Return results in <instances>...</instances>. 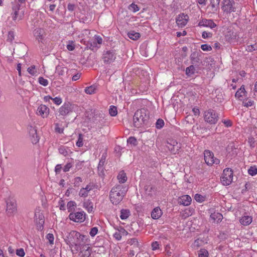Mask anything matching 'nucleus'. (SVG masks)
Segmentation results:
<instances>
[{"label":"nucleus","instance_id":"nucleus-55","mask_svg":"<svg viewBox=\"0 0 257 257\" xmlns=\"http://www.w3.org/2000/svg\"><path fill=\"white\" fill-rule=\"evenodd\" d=\"M52 100L54 103L56 105H60L62 102V99L60 97H56L55 98H52Z\"/></svg>","mask_w":257,"mask_h":257},{"label":"nucleus","instance_id":"nucleus-53","mask_svg":"<svg viewBox=\"0 0 257 257\" xmlns=\"http://www.w3.org/2000/svg\"><path fill=\"white\" fill-rule=\"evenodd\" d=\"M201 48L204 51H209L212 50V47L207 44H202L201 46Z\"/></svg>","mask_w":257,"mask_h":257},{"label":"nucleus","instance_id":"nucleus-52","mask_svg":"<svg viewBox=\"0 0 257 257\" xmlns=\"http://www.w3.org/2000/svg\"><path fill=\"white\" fill-rule=\"evenodd\" d=\"M127 142L128 144L136 146V145H137V141L135 137H130L127 139Z\"/></svg>","mask_w":257,"mask_h":257},{"label":"nucleus","instance_id":"nucleus-48","mask_svg":"<svg viewBox=\"0 0 257 257\" xmlns=\"http://www.w3.org/2000/svg\"><path fill=\"white\" fill-rule=\"evenodd\" d=\"M39 82L40 84L44 86H46L48 85V81L47 79L44 78L42 77L39 78Z\"/></svg>","mask_w":257,"mask_h":257},{"label":"nucleus","instance_id":"nucleus-34","mask_svg":"<svg viewBox=\"0 0 257 257\" xmlns=\"http://www.w3.org/2000/svg\"><path fill=\"white\" fill-rule=\"evenodd\" d=\"M195 71V67L192 65L186 68L185 73L188 76H191L194 74Z\"/></svg>","mask_w":257,"mask_h":257},{"label":"nucleus","instance_id":"nucleus-28","mask_svg":"<svg viewBox=\"0 0 257 257\" xmlns=\"http://www.w3.org/2000/svg\"><path fill=\"white\" fill-rule=\"evenodd\" d=\"M117 178L118 182L120 183H124L127 180L126 174L123 171H121L119 172Z\"/></svg>","mask_w":257,"mask_h":257},{"label":"nucleus","instance_id":"nucleus-33","mask_svg":"<svg viewBox=\"0 0 257 257\" xmlns=\"http://www.w3.org/2000/svg\"><path fill=\"white\" fill-rule=\"evenodd\" d=\"M127 242L131 245H134L135 247L140 248L141 247L138 239L136 238L128 239Z\"/></svg>","mask_w":257,"mask_h":257},{"label":"nucleus","instance_id":"nucleus-1","mask_svg":"<svg viewBox=\"0 0 257 257\" xmlns=\"http://www.w3.org/2000/svg\"><path fill=\"white\" fill-rule=\"evenodd\" d=\"M127 192V188L125 186L118 184L114 186L111 189L109 198L111 202L114 205L118 204L122 200Z\"/></svg>","mask_w":257,"mask_h":257},{"label":"nucleus","instance_id":"nucleus-6","mask_svg":"<svg viewBox=\"0 0 257 257\" xmlns=\"http://www.w3.org/2000/svg\"><path fill=\"white\" fill-rule=\"evenodd\" d=\"M20 4L17 0H15L14 2L12 3V12L11 15L13 20L15 22L19 21L23 19V13L21 14L20 12Z\"/></svg>","mask_w":257,"mask_h":257},{"label":"nucleus","instance_id":"nucleus-32","mask_svg":"<svg viewBox=\"0 0 257 257\" xmlns=\"http://www.w3.org/2000/svg\"><path fill=\"white\" fill-rule=\"evenodd\" d=\"M96 86L93 85L89 87H86L84 89V91L88 94H92L96 93Z\"/></svg>","mask_w":257,"mask_h":257},{"label":"nucleus","instance_id":"nucleus-3","mask_svg":"<svg viewBox=\"0 0 257 257\" xmlns=\"http://www.w3.org/2000/svg\"><path fill=\"white\" fill-rule=\"evenodd\" d=\"M78 110V107L76 104L71 103L69 102L64 103V104L59 108V115L61 116L63 118L70 115L73 112Z\"/></svg>","mask_w":257,"mask_h":257},{"label":"nucleus","instance_id":"nucleus-61","mask_svg":"<svg viewBox=\"0 0 257 257\" xmlns=\"http://www.w3.org/2000/svg\"><path fill=\"white\" fill-rule=\"evenodd\" d=\"M222 122L225 125L226 127H230L232 125V122L229 119H223Z\"/></svg>","mask_w":257,"mask_h":257},{"label":"nucleus","instance_id":"nucleus-49","mask_svg":"<svg viewBox=\"0 0 257 257\" xmlns=\"http://www.w3.org/2000/svg\"><path fill=\"white\" fill-rule=\"evenodd\" d=\"M195 200L198 202H202L204 201V197L200 194H196L194 196Z\"/></svg>","mask_w":257,"mask_h":257},{"label":"nucleus","instance_id":"nucleus-8","mask_svg":"<svg viewBox=\"0 0 257 257\" xmlns=\"http://www.w3.org/2000/svg\"><path fill=\"white\" fill-rule=\"evenodd\" d=\"M221 9L224 13L227 14L235 12V3L233 0H223Z\"/></svg>","mask_w":257,"mask_h":257},{"label":"nucleus","instance_id":"nucleus-2","mask_svg":"<svg viewBox=\"0 0 257 257\" xmlns=\"http://www.w3.org/2000/svg\"><path fill=\"white\" fill-rule=\"evenodd\" d=\"M147 110L145 108L137 110L133 117L134 125L136 127H140L146 123L148 119Z\"/></svg>","mask_w":257,"mask_h":257},{"label":"nucleus","instance_id":"nucleus-56","mask_svg":"<svg viewBox=\"0 0 257 257\" xmlns=\"http://www.w3.org/2000/svg\"><path fill=\"white\" fill-rule=\"evenodd\" d=\"M16 254H17V255H18L19 256H21V257H23L25 255V253L24 250L23 248H19V249L17 250Z\"/></svg>","mask_w":257,"mask_h":257},{"label":"nucleus","instance_id":"nucleus-31","mask_svg":"<svg viewBox=\"0 0 257 257\" xmlns=\"http://www.w3.org/2000/svg\"><path fill=\"white\" fill-rule=\"evenodd\" d=\"M127 36L130 39L133 40H137L140 37L141 35L140 33L138 32L134 31H131L128 32Z\"/></svg>","mask_w":257,"mask_h":257},{"label":"nucleus","instance_id":"nucleus-59","mask_svg":"<svg viewBox=\"0 0 257 257\" xmlns=\"http://www.w3.org/2000/svg\"><path fill=\"white\" fill-rule=\"evenodd\" d=\"M212 34L210 32H207L206 31H204L202 33V37L204 39H207L208 38L211 37Z\"/></svg>","mask_w":257,"mask_h":257},{"label":"nucleus","instance_id":"nucleus-35","mask_svg":"<svg viewBox=\"0 0 257 257\" xmlns=\"http://www.w3.org/2000/svg\"><path fill=\"white\" fill-rule=\"evenodd\" d=\"M41 32L42 31L41 29H36L34 31V35L39 42H42L43 38V35L41 34Z\"/></svg>","mask_w":257,"mask_h":257},{"label":"nucleus","instance_id":"nucleus-62","mask_svg":"<svg viewBox=\"0 0 257 257\" xmlns=\"http://www.w3.org/2000/svg\"><path fill=\"white\" fill-rule=\"evenodd\" d=\"M47 239L49 240L50 244H53L54 242V236L52 233H48L46 236Z\"/></svg>","mask_w":257,"mask_h":257},{"label":"nucleus","instance_id":"nucleus-22","mask_svg":"<svg viewBox=\"0 0 257 257\" xmlns=\"http://www.w3.org/2000/svg\"><path fill=\"white\" fill-rule=\"evenodd\" d=\"M73 234H74V237H75L78 240H81V242L83 243L86 242L89 239L87 236L81 234L78 232L73 231Z\"/></svg>","mask_w":257,"mask_h":257},{"label":"nucleus","instance_id":"nucleus-38","mask_svg":"<svg viewBox=\"0 0 257 257\" xmlns=\"http://www.w3.org/2000/svg\"><path fill=\"white\" fill-rule=\"evenodd\" d=\"M248 143L251 148H254L257 146V138H254L250 137L248 138Z\"/></svg>","mask_w":257,"mask_h":257},{"label":"nucleus","instance_id":"nucleus-54","mask_svg":"<svg viewBox=\"0 0 257 257\" xmlns=\"http://www.w3.org/2000/svg\"><path fill=\"white\" fill-rule=\"evenodd\" d=\"M116 229H117L118 232L120 233V234L121 235H126L127 234V231L125 230L124 228H123L122 227H118L117 228H116Z\"/></svg>","mask_w":257,"mask_h":257},{"label":"nucleus","instance_id":"nucleus-64","mask_svg":"<svg viewBox=\"0 0 257 257\" xmlns=\"http://www.w3.org/2000/svg\"><path fill=\"white\" fill-rule=\"evenodd\" d=\"M113 236L117 240H120L121 239V235L117 231L113 234Z\"/></svg>","mask_w":257,"mask_h":257},{"label":"nucleus","instance_id":"nucleus-57","mask_svg":"<svg viewBox=\"0 0 257 257\" xmlns=\"http://www.w3.org/2000/svg\"><path fill=\"white\" fill-rule=\"evenodd\" d=\"M98 232V229L96 227H92L89 232L90 235L92 237H94Z\"/></svg>","mask_w":257,"mask_h":257},{"label":"nucleus","instance_id":"nucleus-21","mask_svg":"<svg viewBox=\"0 0 257 257\" xmlns=\"http://www.w3.org/2000/svg\"><path fill=\"white\" fill-rule=\"evenodd\" d=\"M162 210L159 207H155L151 212V217L154 219H158L162 215Z\"/></svg>","mask_w":257,"mask_h":257},{"label":"nucleus","instance_id":"nucleus-27","mask_svg":"<svg viewBox=\"0 0 257 257\" xmlns=\"http://www.w3.org/2000/svg\"><path fill=\"white\" fill-rule=\"evenodd\" d=\"M81 242H72L70 243L69 246L71 248L72 251H75L77 252L81 248Z\"/></svg>","mask_w":257,"mask_h":257},{"label":"nucleus","instance_id":"nucleus-29","mask_svg":"<svg viewBox=\"0 0 257 257\" xmlns=\"http://www.w3.org/2000/svg\"><path fill=\"white\" fill-rule=\"evenodd\" d=\"M83 206L88 212H91L93 210V204L89 200L85 201L83 203Z\"/></svg>","mask_w":257,"mask_h":257},{"label":"nucleus","instance_id":"nucleus-46","mask_svg":"<svg viewBox=\"0 0 257 257\" xmlns=\"http://www.w3.org/2000/svg\"><path fill=\"white\" fill-rule=\"evenodd\" d=\"M203 241L200 239H196L192 244V246L194 248H198L202 245Z\"/></svg>","mask_w":257,"mask_h":257},{"label":"nucleus","instance_id":"nucleus-36","mask_svg":"<svg viewBox=\"0 0 257 257\" xmlns=\"http://www.w3.org/2000/svg\"><path fill=\"white\" fill-rule=\"evenodd\" d=\"M76 206V203L73 201H70L67 204V208L68 212H72L74 210Z\"/></svg>","mask_w":257,"mask_h":257},{"label":"nucleus","instance_id":"nucleus-23","mask_svg":"<svg viewBox=\"0 0 257 257\" xmlns=\"http://www.w3.org/2000/svg\"><path fill=\"white\" fill-rule=\"evenodd\" d=\"M210 218L214 222H216L217 223H219L223 219L222 215L218 212H214L211 214Z\"/></svg>","mask_w":257,"mask_h":257},{"label":"nucleus","instance_id":"nucleus-4","mask_svg":"<svg viewBox=\"0 0 257 257\" xmlns=\"http://www.w3.org/2000/svg\"><path fill=\"white\" fill-rule=\"evenodd\" d=\"M106 117V115L102 111H97L95 112L92 118V122L94 126L101 128L103 126H105L107 120Z\"/></svg>","mask_w":257,"mask_h":257},{"label":"nucleus","instance_id":"nucleus-42","mask_svg":"<svg viewBox=\"0 0 257 257\" xmlns=\"http://www.w3.org/2000/svg\"><path fill=\"white\" fill-rule=\"evenodd\" d=\"M246 50L248 52H252L255 50H257V44L255 43L252 45H248L246 48Z\"/></svg>","mask_w":257,"mask_h":257},{"label":"nucleus","instance_id":"nucleus-17","mask_svg":"<svg viewBox=\"0 0 257 257\" xmlns=\"http://www.w3.org/2000/svg\"><path fill=\"white\" fill-rule=\"evenodd\" d=\"M28 131L30 137L31 138L32 142L36 144L38 142L39 139L37 134V130L35 127L30 126L28 127Z\"/></svg>","mask_w":257,"mask_h":257},{"label":"nucleus","instance_id":"nucleus-7","mask_svg":"<svg viewBox=\"0 0 257 257\" xmlns=\"http://www.w3.org/2000/svg\"><path fill=\"white\" fill-rule=\"evenodd\" d=\"M233 177L232 170L230 168H225L220 178L221 183L224 186L229 185L232 182Z\"/></svg>","mask_w":257,"mask_h":257},{"label":"nucleus","instance_id":"nucleus-30","mask_svg":"<svg viewBox=\"0 0 257 257\" xmlns=\"http://www.w3.org/2000/svg\"><path fill=\"white\" fill-rule=\"evenodd\" d=\"M131 212L130 210L126 209H122L120 210V218L122 220L127 219L130 215Z\"/></svg>","mask_w":257,"mask_h":257},{"label":"nucleus","instance_id":"nucleus-45","mask_svg":"<svg viewBox=\"0 0 257 257\" xmlns=\"http://www.w3.org/2000/svg\"><path fill=\"white\" fill-rule=\"evenodd\" d=\"M82 182V179L81 178L79 177H77L74 178L73 184L75 187H78L80 186L81 183Z\"/></svg>","mask_w":257,"mask_h":257},{"label":"nucleus","instance_id":"nucleus-25","mask_svg":"<svg viewBox=\"0 0 257 257\" xmlns=\"http://www.w3.org/2000/svg\"><path fill=\"white\" fill-rule=\"evenodd\" d=\"M246 92L245 90V88L244 85L241 86V87L235 93V97L241 100L243 98V97L245 95Z\"/></svg>","mask_w":257,"mask_h":257},{"label":"nucleus","instance_id":"nucleus-24","mask_svg":"<svg viewBox=\"0 0 257 257\" xmlns=\"http://www.w3.org/2000/svg\"><path fill=\"white\" fill-rule=\"evenodd\" d=\"M252 221V217L248 215L242 216L240 219V223L245 226L250 224Z\"/></svg>","mask_w":257,"mask_h":257},{"label":"nucleus","instance_id":"nucleus-39","mask_svg":"<svg viewBox=\"0 0 257 257\" xmlns=\"http://www.w3.org/2000/svg\"><path fill=\"white\" fill-rule=\"evenodd\" d=\"M208 252L205 249H201L198 251V257H208Z\"/></svg>","mask_w":257,"mask_h":257},{"label":"nucleus","instance_id":"nucleus-43","mask_svg":"<svg viewBox=\"0 0 257 257\" xmlns=\"http://www.w3.org/2000/svg\"><path fill=\"white\" fill-rule=\"evenodd\" d=\"M128 9L133 12H136L139 11L140 9L138 5L133 3L131 4L128 7Z\"/></svg>","mask_w":257,"mask_h":257},{"label":"nucleus","instance_id":"nucleus-40","mask_svg":"<svg viewBox=\"0 0 257 257\" xmlns=\"http://www.w3.org/2000/svg\"><path fill=\"white\" fill-rule=\"evenodd\" d=\"M109 113L112 116H116L117 114L116 107L114 106H110V107L109 109Z\"/></svg>","mask_w":257,"mask_h":257},{"label":"nucleus","instance_id":"nucleus-5","mask_svg":"<svg viewBox=\"0 0 257 257\" xmlns=\"http://www.w3.org/2000/svg\"><path fill=\"white\" fill-rule=\"evenodd\" d=\"M219 119L217 113L212 109L205 111L204 113V119L207 123L212 124L217 123Z\"/></svg>","mask_w":257,"mask_h":257},{"label":"nucleus","instance_id":"nucleus-50","mask_svg":"<svg viewBox=\"0 0 257 257\" xmlns=\"http://www.w3.org/2000/svg\"><path fill=\"white\" fill-rule=\"evenodd\" d=\"M28 72L32 75H35L37 71L36 70L35 66L32 65L28 68Z\"/></svg>","mask_w":257,"mask_h":257},{"label":"nucleus","instance_id":"nucleus-41","mask_svg":"<svg viewBox=\"0 0 257 257\" xmlns=\"http://www.w3.org/2000/svg\"><path fill=\"white\" fill-rule=\"evenodd\" d=\"M248 173L251 176L257 174V167L255 166H251L248 170Z\"/></svg>","mask_w":257,"mask_h":257},{"label":"nucleus","instance_id":"nucleus-51","mask_svg":"<svg viewBox=\"0 0 257 257\" xmlns=\"http://www.w3.org/2000/svg\"><path fill=\"white\" fill-rule=\"evenodd\" d=\"M83 145V136L82 135L79 134L78 140L76 142V145L77 146L80 147H82Z\"/></svg>","mask_w":257,"mask_h":257},{"label":"nucleus","instance_id":"nucleus-19","mask_svg":"<svg viewBox=\"0 0 257 257\" xmlns=\"http://www.w3.org/2000/svg\"><path fill=\"white\" fill-rule=\"evenodd\" d=\"M17 209V205L15 201L9 200L7 201L6 211L9 214L14 213Z\"/></svg>","mask_w":257,"mask_h":257},{"label":"nucleus","instance_id":"nucleus-12","mask_svg":"<svg viewBox=\"0 0 257 257\" xmlns=\"http://www.w3.org/2000/svg\"><path fill=\"white\" fill-rule=\"evenodd\" d=\"M199 27H208L210 29L215 28L217 25L212 19H202L198 24Z\"/></svg>","mask_w":257,"mask_h":257},{"label":"nucleus","instance_id":"nucleus-37","mask_svg":"<svg viewBox=\"0 0 257 257\" xmlns=\"http://www.w3.org/2000/svg\"><path fill=\"white\" fill-rule=\"evenodd\" d=\"M242 104L244 106L248 107L249 106H252L254 104V101L250 99H246L243 101Z\"/></svg>","mask_w":257,"mask_h":257},{"label":"nucleus","instance_id":"nucleus-60","mask_svg":"<svg viewBox=\"0 0 257 257\" xmlns=\"http://www.w3.org/2000/svg\"><path fill=\"white\" fill-rule=\"evenodd\" d=\"M105 162H99L98 170L102 174H103V166Z\"/></svg>","mask_w":257,"mask_h":257},{"label":"nucleus","instance_id":"nucleus-63","mask_svg":"<svg viewBox=\"0 0 257 257\" xmlns=\"http://www.w3.org/2000/svg\"><path fill=\"white\" fill-rule=\"evenodd\" d=\"M59 152L60 154L63 155L65 156H66L68 154L67 151L66 150L64 147H60L59 149Z\"/></svg>","mask_w":257,"mask_h":257},{"label":"nucleus","instance_id":"nucleus-18","mask_svg":"<svg viewBox=\"0 0 257 257\" xmlns=\"http://www.w3.org/2000/svg\"><path fill=\"white\" fill-rule=\"evenodd\" d=\"M192 201L191 197L188 195H184L178 198V202L180 205L185 206H189Z\"/></svg>","mask_w":257,"mask_h":257},{"label":"nucleus","instance_id":"nucleus-16","mask_svg":"<svg viewBox=\"0 0 257 257\" xmlns=\"http://www.w3.org/2000/svg\"><path fill=\"white\" fill-rule=\"evenodd\" d=\"M167 147L174 153H176L180 148V145L176 140L170 139L167 142Z\"/></svg>","mask_w":257,"mask_h":257},{"label":"nucleus","instance_id":"nucleus-10","mask_svg":"<svg viewBox=\"0 0 257 257\" xmlns=\"http://www.w3.org/2000/svg\"><path fill=\"white\" fill-rule=\"evenodd\" d=\"M102 43V38L99 36L95 35L92 42L89 43L88 47H89L90 49L94 50L95 49L99 48Z\"/></svg>","mask_w":257,"mask_h":257},{"label":"nucleus","instance_id":"nucleus-44","mask_svg":"<svg viewBox=\"0 0 257 257\" xmlns=\"http://www.w3.org/2000/svg\"><path fill=\"white\" fill-rule=\"evenodd\" d=\"M164 125V120L162 119H158L156 122V127L158 129H161Z\"/></svg>","mask_w":257,"mask_h":257},{"label":"nucleus","instance_id":"nucleus-13","mask_svg":"<svg viewBox=\"0 0 257 257\" xmlns=\"http://www.w3.org/2000/svg\"><path fill=\"white\" fill-rule=\"evenodd\" d=\"M188 19V15L181 14L177 17L176 22L179 27L182 28L187 24Z\"/></svg>","mask_w":257,"mask_h":257},{"label":"nucleus","instance_id":"nucleus-9","mask_svg":"<svg viewBox=\"0 0 257 257\" xmlns=\"http://www.w3.org/2000/svg\"><path fill=\"white\" fill-rule=\"evenodd\" d=\"M69 219L76 222H82L85 219V213L84 211L71 212L69 215Z\"/></svg>","mask_w":257,"mask_h":257},{"label":"nucleus","instance_id":"nucleus-14","mask_svg":"<svg viewBox=\"0 0 257 257\" xmlns=\"http://www.w3.org/2000/svg\"><path fill=\"white\" fill-rule=\"evenodd\" d=\"M34 219L38 227L41 229L44 223V217L40 210L36 211Z\"/></svg>","mask_w":257,"mask_h":257},{"label":"nucleus","instance_id":"nucleus-11","mask_svg":"<svg viewBox=\"0 0 257 257\" xmlns=\"http://www.w3.org/2000/svg\"><path fill=\"white\" fill-rule=\"evenodd\" d=\"M115 58V54L113 51H107L104 53L102 58L104 63L106 64L113 62Z\"/></svg>","mask_w":257,"mask_h":257},{"label":"nucleus","instance_id":"nucleus-58","mask_svg":"<svg viewBox=\"0 0 257 257\" xmlns=\"http://www.w3.org/2000/svg\"><path fill=\"white\" fill-rule=\"evenodd\" d=\"M152 250H155L159 249L160 244L158 241H154L151 244Z\"/></svg>","mask_w":257,"mask_h":257},{"label":"nucleus","instance_id":"nucleus-26","mask_svg":"<svg viewBox=\"0 0 257 257\" xmlns=\"http://www.w3.org/2000/svg\"><path fill=\"white\" fill-rule=\"evenodd\" d=\"M214 154L212 152L209 150H205L204 151V161H214Z\"/></svg>","mask_w":257,"mask_h":257},{"label":"nucleus","instance_id":"nucleus-15","mask_svg":"<svg viewBox=\"0 0 257 257\" xmlns=\"http://www.w3.org/2000/svg\"><path fill=\"white\" fill-rule=\"evenodd\" d=\"M50 109L45 105H40L37 110V114L43 118H46L49 113Z\"/></svg>","mask_w":257,"mask_h":257},{"label":"nucleus","instance_id":"nucleus-47","mask_svg":"<svg viewBox=\"0 0 257 257\" xmlns=\"http://www.w3.org/2000/svg\"><path fill=\"white\" fill-rule=\"evenodd\" d=\"M219 4V0H211L210 2V6L212 8V10L216 9Z\"/></svg>","mask_w":257,"mask_h":257},{"label":"nucleus","instance_id":"nucleus-20","mask_svg":"<svg viewBox=\"0 0 257 257\" xmlns=\"http://www.w3.org/2000/svg\"><path fill=\"white\" fill-rule=\"evenodd\" d=\"M93 189V186L88 184L85 187L82 188L79 192V196L81 197L86 198L88 196L89 192Z\"/></svg>","mask_w":257,"mask_h":257}]
</instances>
